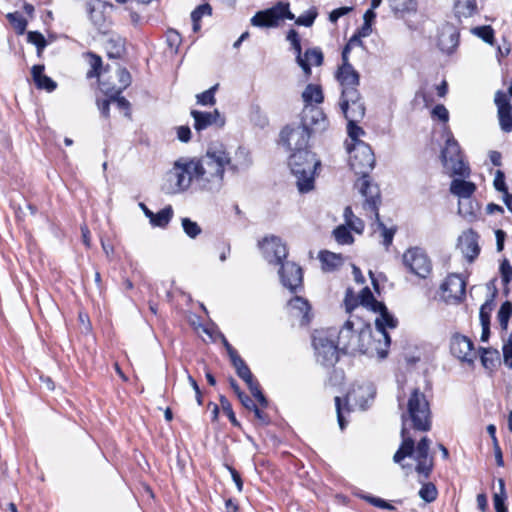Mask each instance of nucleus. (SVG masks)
Returning a JSON list of instances; mask_svg holds the SVG:
<instances>
[{
  "label": "nucleus",
  "instance_id": "72a5a7b5",
  "mask_svg": "<svg viewBox=\"0 0 512 512\" xmlns=\"http://www.w3.org/2000/svg\"><path fill=\"white\" fill-rule=\"evenodd\" d=\"M302 98L306 104L321 103L323 101V93L320 86L309 84L303 91Z\"/></svg>",
  "mask_w": 512,
  "mask_h": 512
},
{
  "label": "nucleus",
  "instance_id": "c756f323",
  "mask_svg": "<svg viewBox=\"0 0 512 512\" xmlns=\"http://www.w3.org/2000/svg\"><path fill=\"white\" fill-rule=\"evenodd\" d=\"M319 260L321 261L322 269L324 271H333L343 263V258L340 254L330 251H321L319 254Z\"/></svg>",
  "mask_w": 512,
  "mask_h": 512
},
{
  "label": "nucleus",
  "instance_id": "774afa93",
  "mask_svg": "<svg viewBox=\"0 0 512 512\" xmlns=\"http://www.w3.org/2000/svg\"><path fill=\"white\" fill-rule=\"evenodd\" d=\"M251 393L262 407H266L268 405V401L265 398V396L263 395V393L261 392L259 386L254 387L253 390L251 391Z\"/></svg>",
  "mask_w": 512,
  "mask_h": 512
},
{
  "label": "nucleus",
  "instance_id": "864d4df0",
  "mask_svg": "<svg viewBox=\"0 0 512 512\" xmlns=\"http://www.w3.org/2000/svg\"><path fill=\"white\" fill-rule=\"evenodd\" d=\"M231 363L235 368L238 376H247L246 374L249 373L250 369L240 356H237L234 359H232Z\"/></svg>",
  "mask_w": 512,
  "mask_h": 512
},
{
  "label": "nucleus",
  "instance_id": "4d7b16f0",
  "mask_svg": "<svg viewBox=\"0 0 512 512\" xmlns=\"http://www.w3.org/2000/svg\"><path fill=\"white\" fill-rule=\"evenodd\" d=\"M432 116L434 118H438L442 122H447L449 120V112L442 104H438L433 108Z\"/></svg>",
  "mask_w": 512,
  "mask_h": 512
},
{
  "label": "nucleus",
  "instance_id": "58836bf2",
  "mask_svg": "<svg viewBox=\"0 0 512 512\" xmlns=\"http://www.w3.org/2000/svg\"><path fill=\"white\" fill-rule=\"evenodd\" d=\"M7 18L18 34H23L25 32L27 21L20 13H9Z\"/></svg>",
  "mask_w": 512,
  "mask_h": 512
},
{
  "label": "nucleus",
  "instance_id": "3c124183",
  "mask_svg": "<svg viewBox=\"0 0 512 512\" xmlns=\"http://www.w3.org/2000/svg\"><path fill=\"white\" fill-rule=\"evenodd\" d=\"M492 311V303L486 301L480 308V322L482 326L490 325V312Z\"/></svg>",
  "mask_w": 512,
  "mask_h": 512
},
{
  "label": "nucleus",
  "instance_id": "a18cd8bd",
  "mask_svg": "<svg viewBox=\"0 0 512 512\" xmlns=\"http://www.w3.org/2000/svg\"><path fill=\"white\" fill-rule=\"evenodd\" d=\"M334 237L339 244H351L353 242L350 231L344 225L334 230Z\"/></svg>",
  "mask_w": 512,
  "mask_h": 512
},
{
  "label": "nucleus",
  "instance_id": "ddd939ff",
  "mask_svg": "<svg viewBox=\"0 0 512 512\" xmlns=\"http://www.w3.org/2000/svg\"><path fill=\"white\" fill-rule=\"evenodd\" d=\"M403 263L411 273L420 278H426L431 272L430 260L420 248L408 249L403 255Z\"/></svg>",
  "mask_w": 512,
  "mask_h": 512
},
{
  "label": "nucleus",
  "instance_id": "473e14b6",
  "mask_svg": "<svg viewBox=\"0 0 512 512\" xmlns=\"http://www.w3.org/2000/svg\"><path fill=\"white\" fill-rule=\"evenodd\" d=\"M288 308L296 316H302L303 318L307 317L308 312L310 310L308 301L300 296H295L294 298H292L288 302Z\"/></svg>",
  "mask_w": 512,
  "mask_h": 512
},
{
  "label": "nucleus",
  "instance_id": "a211bd4d",
  "mask_svg": "<svg viewBox=\"0 0 512 512\" xmlns=\"http://www.w3.org/2000/svg\"><path fill=\"white\" fill-rule=\"evenodd\" d=\"M349 47L342 51V65L338 68L336 77L342 86V90L357 89L359 85V74L349 63Z\"/></svg>",
  "mask_w": 512,
  "mask_h": 512
},
{
  "label": "nucleus",
  "instance_id": "a19ab883",
  "mask_svg": "<svg viewBox=\"0 0 512 512\" xmlns=\"http://www.w3.org/2000/svg\"><path fill=\"white\" fill-rule=\"evenodd\" d=\"M181 224L184 232L187 236L190 238H196L201 232V227L194 221H192L190 218H182Z\"/></svg>",
  "mask_w": 512,
  "mask_h": 512
},
{
  "label": "nucleus",
  "instance_id": "412c9836",
  "mask_svg": "<svg viewBox=\"0 0 512 512\" xmlns=\"http://www.w3.org/2000/svg\"><path fill=\"white\" fill-rule=\"evenodd\" d=\"M494 102L497 106L499 125L503 132H512V105L506 93L497 91Z\"/></svg>",
  "mask_w": 512,
  "mask_h": 512
},
{
  "label": "nucleus",
  "instance_id": "b1692460",
  "mask_svg": "<svg viewBox=\"0 0 512 512\" xmlns=\"http://www.w3.org/2000/svg\"><path fill=\"white\" fill-rule=\"evenodd\" d=\"M458 248L469 262L474 261L480 252L477 234L472 230L463 232L458 238Z\"/></svg>",
  "mask_w": 512,
  "mask_h": 512
},
{
  "label": "nucleus",
  "instance_id": "20e7f679",
  "mask_svg": "<svg viewBox=\"0 0 512 512\" xmlns=\"http://www.w3.org/2000/svg\"><path fill=\"white\" fill-rule=\"evenodd\" d=\"M317 17L315 9L310 10L305 15L295 18V15L290 11V4L288 2L279 1L271 8L258 11L251 19L250 23L258 28H275L278 27L280 22L284 19L295 20L297 25L310 27Z\"/></svg>",
  "mask_w": 512,
  "mask_h": 512
},
{
  "label": "nucleus",
  "instance_id": "9b49d317",
  "mask_svg": "<svg viewBox=\"0 0 512 512\" xmlns=\"http://www.w3.org/2000/svg\"><path fill=\"white\" fill-rule=\"evenodd\" d=\"M359 303L374 312L379 313L378 317L375 320V325L380 326L381 322L386 321V324H388V327L395 328L397 326V319L394 318L392 314L389 313L388 309L382 302H378L371 290L368 287H365L361 290L360 294L358 295Z\"/></svg>",
  "mask_w": 512,
  "mask_h": 512
},
{
  "label": "nucleus",
  "instance_id": "e433bc0d",
  "mask_svg": "<svg viewBox=\"0 0 512 512\" xmlns=\"http://www.w3.org/2000/svg\"><path fill=\"white\" fill-rule=\"evenodd\" d=\"M303 62L311 69V65L320 66L323 63V53L318 48L306 50L304 53Z\"/></svg>",
  "mask_w": 512,
  "mask_h": 512
},
{
  "label": "nucleus",
  "instance_id": "e2e57ef3",
  "mask_svg": "<svg viewBox=\"0 0 512 512\" xmlns=\"http://www.w3.org/2000/svg\"><path fill=\"white\" fill-rule=\"evenodd\" d=\"M177 138L181 142H188L191 139V129L188 126H179L176 128Z\"/></svg>",
  "mask_w": 512,
  "mask_h": 512
},
{
  "label": "nucleus",
  "instance_id": "dca6fc26",
  "mask_svg": "<svg viewBox=\"0 0 512 512\" xmlns=\"http://www.w3.org/2000/svg\"><path fill=\"white\" fill-rule=\"evenodd\" d=\"M264 258L271 264H280L287 256V248L276 236L265 237L259 242Z\"/></svg>",
  "mask_w": 512,
  "mask_h": 512
},
{
  "label": "nucleus",
  "instance_id": "f8f14e48",
  "mask_svg": "<svg viewBox=\"0 0 512 512\" xmlns=\"http://www.w3.org/2000/svg\"><path fill=\"white\" fill-rule=\"evenodd\" d=\"M282 140L287 147L293 152L310 151L308 149V141L310 131L306 125H297L295 127H286L281 132Z\"/></svg>",
  "mask_w": 512,
  "mask_h": 512
},
{
  "label": "nucleus",
  "instance_id": "4be33fe9",
  "mask_svg": "<svg viewBox=\"0 0 512 512\" xmlns=\"http://www.w3.org/2000/svg\"><path fill=\"white\" fill-rule=\"evenodd\" d=\"M451 353L459 360L473 363L476 358L472 341L463 335H454L450 342Z\"/></svg>",
  "mask_w": 512,
  "mask_h": 512
},
{
  "label": "nucleus",
  "instance_id": "8fccbe9b",
  "mask_svg": "<svg viewBox=\"0 0 512 512\" xmlns=\"http://www.w3.org/2000/svg\"><path fill=\"white\" fill-rule=\"evenodd\" d=\"M357 123L358 122L348 121L347 124L348 135L353 143L361 141L359 137L365 133L364 130L357 125Z\"/></svg>",
  "mask_w": 512,
  "mask_h": 512
},
{
  "label": "nucleus",
  "instance_id": "39448f33",
  "mask_svg": "<svg viewBox=\"0 0 512 512\" xmlns=\"http://www.w3.org/2000/svg\"><path fill=\"white\" fill-rule=\"evenodd\" d=\"M289 166L296 178V185L301 193H307L314 188L315 170L320 161L311 151L293 152L289 157Z\"/></svg>",
  "mask_w": 512,
  "mask_h": 512
},
{
  "label": "nucleus",
  "instance_id": "680f3d73",
  "mask_svg": "<svg viewBox=\"0 0 512 512\" xmlns=\"http://www.w3.org/2000/svg\"><path fill=\"white\" fill-rule=\"evenodd\" d=\"M358 304H360L358 296L354 297L353 294H352V291L351 290H347V294H346V297H345L346 310L348 312H350L352 309L357 307Z\"/></svg>",
  "mask_w": 512,
  "mask_h": 512
},
{
  "label": "nucleus",
  "instance_id": "4468645a",
  "mask_svg": "<svg viewBox=\"0 0 512 512\" xmlns=\"http://www.w3.org/2000/svg\"><path fill=\"white\" fill-rule=\"evenodd\" d=\"M442 298L448 304H458L465 297L466 282L459 274H450L441 285Z\"/></svg>",
  "mask_w": 512,
  "mask_h": 512
},
{
  "label": "nucleus",
  "instance_id": "6e6d98bb",
  "mask_svg": "<svg viewBox=\"0 0 512 512\" xmlns=\"http://www.w3.org/2000/svg\"><path fill=\"white\" fill-rule=\"evenodd\" d=\"M504 363L512 369V333L503 346Z\"/></svg>",
  "mask_w": 512,
  "mask_h": 512
},
{
  "label": "nucleus",
  "instance_id": "2eb2a0df",
  "mask_svg": "<svg viewBox=\"0 0 512 512\" xmlns=\"http://www.w3.org/2000/svg\"><path fill=\"white\" fill-rule=\"evenodd\" d=\"M359 189L362 196L365 198L363 208L370 217L378 219V205L380 203V190L376 184L371 183L367 176H363L359 183Z\"/></svg>",
  "mask_w": 512,
  "mask_h": 512
},
{
  "label": "nucleus",
  "instance_id": "338daca9",
  "mask_svg": "<svg viewBox=\"0 0 512 512\" xmlns=\"http://www.w3.org/2000/svg\"><path fill=\"white\" fill-rule=\"evenodd\" d=\"M506 498H507V494H503V493H495L494 494L493 502H494L495 510L506 508V506H505Z\"/></svg>",
  "mask_w": 512,
  "mask_h": 512
},
{
  "label": "nucleus",
  "instance_id": "09e8293b",
  "mask_svg": "<svg viewBox=\"0 0 512 512\" xmlns=\"http://www.w3.org/2000/svg\"><path fill=\"white\" fill-rule=\"evenodd\" d=\"M378 228L381 230L382 237H383V244L385 246H389L392 243L393 236H394V230L388 229L383 222L380 220V216L378 215V219H375Z\"/></svg>",
  "mask_w": 512,
  "mask_h": 512
},
{
  "label": "nucleus",
  "instance_id": "cd10ccee",
  "mask_svg": "<svg viewBox=\"0 0 512 512\" xmlns=\"http://www.w3.org/2000/svg\"><path fill=\"white\" fill-rule=\"evenodd\" d=\"M286 39L291 43V46L296 54L297 64L302 68L305 76L309 77L311 75V69L308 68L307 64L303 62L304 60L302 57L301 44L297 31L293 29L290 30L286 36Z\"/></svg>",
  "mask_w": 512,
  "mask_h": 512
},
{
  "label": "nucleus",
  "instance_id": "052dcab7",
  "mask_svg": "<svg viewBox=\"0 0 512 512\" xmlns=\"http://www.w3.org/2000/svg\"><path fill=\"white\" fill-rule=\"evenodd\" d=\"M220 402H221V407L223 409V411L227 414V416L229 417L230 421L234 424V425H237V420L235 418V414L232 410V407H231V404L229 403V401L225 398V397H221L220 399Z\"/></svg>",
  "mask_w": 512,
  "mask_h": 512
},
{
  "label": "nucleus",
  "instance_id": "1a4fd4ad",
  "mask_svg": "<svg viewBox=\"0 0 512 512\" xmlns=\"http://www.w3.org/2000/svg\"><path fill=\"white\" fill-rule=\"evenodd\" d=\"M350 166L356 174L367 176L375 165V156L371 147L363 141L348 146Z\"/></svg>",
  "mask_w": 512,
  "mask_h": 512
},
{
  "label": "nucleus",
  "instance_id": "2f4dec72",
  "mask_svg": "<svg viewBox=\"0 0 512 512\" xmlns=\"http://www.w3.org/2000/svg\"><path fill=\"white\" fill-rule=\"evenodd\" d=\"M392 11L401 15L413 13L417 10L416 0H388Z\"/></svg>",
  "mask_w": 512,
  "mask_h": 512
},
{
  "label": "nucleus",
  "instance_id": "5701e85b",
  "mask_svg": "<svg viewBox=\"0 0 512 512\" xmlns=\"http://www.w3.org/2000/svg\"><path fill=\"white\" fill-rule=\"evenodd\" d=\"M191 115L195 121L194 128L198 132L205 130L212 125L223 127L225 124V118L219 113L218 110H214L212 112L192 110Z\"/></svg>",
  "mask_w": 512,
  "mask_h": 512
},
{
  "label": "nucleus",
  "instance_id": "f704fd0d",
  "mask_svg": "<svg viewBox=\"0 0 512 512\" xmlns=\"http://www.w3.org/2000/svg\"><path fill=\"white\" fill-rule=\"evenodd\" d=\"M173 216V209L172 207L166 206L162 210H160L158 213H154V216L150 218V223L152 226L155 227H165L168 225L170 220Z\"/></svg>",
  "mask_w": 512,
  "mask_h": 512
},
{
  "label": "nucleus",
  "instance_id": "c85d7f7f",
  "mask_svg": "<svg viewBox=\"0 0 512 512\" xmlns=\"http://www.w3.org/2000/svg\"><path fill=\"white\" fill-rule=\"evenodd\" d=\"M475 190L476 186L474 183L460 179H454L450 186L451 193L458 196L459 200L470 198Z\"/></svg>",
  "mask_w": 512,
  "mask_h": 512
},
{
  "label": "nucleus",
  "instance_id": "c9c22d12",
  "mask_svg": "<svg viewBox=\"0 0 512 512\" xmlns=\"http://www.w3.org/2000/svg\"><path fill=\"white\" fill-rule=\"evenodd\" d=\"M481 363L489 370H492L499 360V352L496 349L481 348Z\"/></svg>",
  "mask_w": 512,
  "mask_h": 512
},
{
  "label": "nucleus",
  "instance_id": "0e129e2a",
  "mask_svg": "<svg viewBox=\"0 0 512 512\" xmlns=\"http://www.w3.org/2000/svg\"><path fill=\"white\" fill-rule=\"evenodd\" d=\"M352 10L351 7H340V8H337V9H334L330 15H329V20L333 23L337 22V20L348 14L350 11Z\"/></svg>",
  "mask_w": 512,
  "mask_h": 512
},
{
  "label": "nucleus",
  "instance_id": "603ef678",
  "mask_svg": "<svg viewBox=\"0 0 512 512\" xmlns=\"http://www.w3.org/2000/svg\"><path fill=\"white\" fill-rule=\"evenodd\" d=\"M493 185L497 191H500L504 194L508 192L506 183H505V175L501 170H497L495 173V178L493 181Z\"/></svg>",
  "mask_w": 512,
  "mask_h": 512
},
{
  "label": "nucleus",
  "instance_id": "37998d69",
  "mask_svg": "<svg viewBox=\"0 0 512 512\" xmlns=\"http://www.w3.org/2000/svg\"><path fill=\"white\" fill-rule=\"evenodd\" d=\"M27 40L29 43H32L37 47L38 55L41 54V52L47 45L45 37L40 32H37V31L28 32Z\"/></svg>",
  "mask_w": 512,
  "mask_h": 512
},
{
  "label": "nucleus",
  "instance_id": "f257e3e1",
  "mask_svg": "<svg viewBox=\"0 0 512 512\" xmlns=\"http://www.w3.org/2000/svg\"><path fill=\"white\" fill-rule=\"evenodd\" d=\"M402 443L393 456V461L400 464L403 469L406 465L402 461L406 457H413L417 462L416 471L418 474L428 478L433 469V458L429 456L431 441L423 437L415 447L414 440L408 435L407 425L418 431L427 432L431 429V411L424 393L418 388L413 389L406 404V410L401 415Z\"/></svg>",
  "mask_w": 512,
  "mask_h": 512
},
{
  "label": "nucleus",
  "instance_id": "69168bd1",
  "mask_svg": "<svg viewBox=\"0 0 512 512\" xmlns=\"http://www.w3.org/2000/svg\"><path fill=\"white\" fill-rule=\"evenodd\" d=\"M346 225L356 233H362L364 229V222L356 216L347 222Z\"/></svg>",
  "mask_w": 512,
  "mask_h": 512
},
{
  "label": "nucleus",
  "instance_id": "bf43d9fd",
  "mask_svg": "<svg viewBox=\"0 0 512 512\" xmlns=\"http://www.w3.org/2000/svg\"><path fill=\"white\" fill-rule=\"evenodd\" d=\"M211 6L209 4H202L198 6L192 13L191 18H195L196 20H201L203 15L211 14Z\"/></svg>",
  "mask_w": 512,
  "mask_h": 512
},
{
  "label": "nucleus",
  "instance_id": "0eeeda50",
  "mask_svg": "<svg viewBox=\"0 0 512 512\" xmlns=\"http://www.w3.org/2000/svg\"><path fill=\"white\" fill-rule=\"evenodd\" d=\"M335 333L329 331H316L313 335V346L317 361L323 366H333L338 361L339 349L338 343H334Z\"/></svg>",
  "mask_w": 512,
  "mask_h": 512
},
{
  "label": "nucleus",
  "instance_id": "49530a36",
  "mask_svg": "<svg viewBox=\"0 0 512 512\" xmlns=\"http://www.w3.org/2000/svg\"><path fill=\"white\" fill-rule=\"evenodd\" d=\"M218 84L211 87L210 89L204 91L201 94L197 95V102L201 105H214L215 104V91L217 90Z\"/></svg>",
  "mask_w": 512,
  "mask_h": 512
},
{
  "label": "nucleus",
  "instance_id": "6ab92c4d",
  "mask_svg": "<svg viewBox=\"0 0 512 512\" xmlns=\"http://www.w3.org/2000/svg\"><path fill=\"white\" fill-rule=\"evenodd\" d=\"M279 270L281 283L291 292H296L302 287L303 273L300 266L294 262H282Z\"/></svg>",
  "mask_w": 512,
  "mask_h": 512
},
{
  "label": "nucleus",
  "instance_id": "bb28decb",
  "mask_svg": "<svg viewBox=\"0 0 512 512\" xmlns=\"http://www.w3.org/2000/svg\"><path fill=\"white\" fill-rule=\"evenodd\" d=\"M44 65H34L32 67L31 73L33 77V81L37 88L45 89L48 92H51L56 89V82L53 81L50 77L46 76L44 73Z\"/></svg>",
  "mask_w": 512,
  "mask_h": 512
},
{
  "label": "nucleus",
  "instance_id": "aec40b11",
  "mask_svg": "<svg viewBox=\"0 0 512 512\" xmlns=\"http://www.w3.org/2000/svg\"><path fill=\"white\" fill-rule=\"evenodd\" d=\"M374 396L375 387L372 383L367 382L354 386L347 394V402L361 410H365L369 401L373 400Z\"/></svg>",
  "mask_w": 512,
  "mask_h": 512
},
{
  "label": "nucleus",
  "instance_id": "a878e982",
  "mask_svg": "<svg viewBox=\"0 0 512 512\" xmlns=\"http://www.w3.org/2000/svg\"><path fill=\"white\" fill-rule=\"evenodd\" d=\"M455 17L461 21L462 18H469L477 14L478 7L476 0H455L453 5Z\"/></svg>",
  "mask_w": 512,
  "mask_h": 512
},
{
  "label": "nucleus",
  "instance_id": "7c9ffc66",
  "mask_svg": "<svg viewBox=\"0 0 512 512\" xmlns=\"http://www.w3.org/2000/svg\"><path fill=\"white\" fill-rule=\"evenodd\" d=\"M479 206L474 202L471 197L463 200H459L458 212L468 221H473L477 217Z\"/></svg>",
  "mask_w": 512,
  "mask_h": 512
},
{
  "label": "nucleus",
  "instance_id": "4c0bfd02",
  "mask_svg": "<svg viewBox=\"0 0 512 512\" xmlns=\"http://www.w3.org/2000/svg\"><path fill=\"white\" fill-rule=\"evenodd\" d=\"M471 33L479 38H481L484 42L494 45V30L491 26H478L473 27L471 29Z\"/></svg>",
  "mask_w": 512,
  "mask_h": 512
},
{
  "label": "nucleus",
  "instance_id": "de8ad7c7",
  "mask_svg": "<svg viewBox=\"0 0 512 512\" xmlns=\"http://www.w3.org/2000/svg\"><path fill=\"white\" fill-rule=\"evenodd\" d=\"M166 41L168 46L173 50L174 53H176L178 47L181 44L182 39L180 34L176 30L170 29L167 31L166 34Z\"/></svg>",
  "mask_w": 512,
  "mask_h": 512
},
{
  "label": "nucleus",
  "instance_id": "f3484780",
  "mask_svg": "<svg viewBox=\"0 0 512 512\" xmlns=\"http://www.w3.org/2000/svg\"><path fill=\"white\" fill-rule=\"evenodd\" d=\"M356 319L347 320L343 327L340 329L337 336V343L339 349L344 353L355 354L357 353L358 332L356 331Z\"/></svg>",
  "mask_w": 512,
  "mask_h": 512
},
{
  "label": "nucleus",
  "instance_id": "423d86ee",
  "mask_svg": "<svg viewBox=\"0 0 512 512\" xmlns=\"http://www.w3.org/2000/svg\"><path fill=\"white\" fill-rule=\"evenodd\" d=\"M194 183L197 186V175L191 158L182 157L176 160L173 167L166 173L162 189L167 194L186 191Z\"/></svg>",
  "mask_w": 512,
  "mask_h": 512
},
{
  "label": "nucleus",
  "instance_id": "ea45409f",
  "mask_svg": "<svg viewBox=\"0 0 512 512\" xmlns=\"http://www.w3.org/2000/svg\"><path fill=\"white\" fill-rule=\"evenodd\" d=\"M512 315V303L509 301L504 302L498 311V321L502 329H507L509 318Z\"/></svg>",
  "mask_w": 512,
  "mask_h": 512
},
{
  "label": "nucleus",
  "instance_id": "c03bdc74",
  "mask_svg": "<svg viewBox=\"0 0 512 512\" xmlns=\"http://www.w3.org/2000/svg\"><path fill=\"white\" fill-rule=\"evenodd\" d=\"M437 494V489L433 483H426L419 490V496L428 503L433 502Z\"/></svg>",
  "mask_w": 512,
  "mask_h": 512
},
{
  "label": "nucleus",
  "instance_id": "13d9d810",
  "mask_svg": "<svg viewBox=\"0 0 512 512\" xmlns=\"http://www.w3.org/2000/svg\"><path fill=\"white\" fill-rule=\"evenodd\" d=\"M502 281L508 284L512 279V266L508 260H504L500 266Z\"/></svg>",
  "mask_w": 512,
  "mask_h": 512
},
{
  "label": "nucleus",
  "instance_id": "79ce46f5",
  "mask_svg": "<svg viewBox=\"0 0 512 512\" xmlns=\"http://www.w3.org/2000/svg\"><path fill=\"white\" fill-rule=\"evenodd\" d=\"M88 57L91 69L87 72V78L99 77L102 67L101 58L93 53H89Z\"/></svg>",
  "mask_w": 512,
  "mask_h": 512
},
{
  "label": "nucleus",
  "instance_id": "f03ea898",
  "mask_svg": "<svg viewBox=\"0 0 512 512\" xmlns=\"http://www.w3.org/2000/svg\"><path fill=\"white\" fill-rule=\"evenodd\" d=\"M191 159L197 175V187L206 191H217L222 187L226 169L237 174L249 168L252 163L245 149L239 148L232 159L222 143L210 144L204 155Z\"/></svg>",
  "mask_w": 512,
  "mask_h": 512
},
{
  "label": "nucleus",
  "instance_id": "5fc2aeb1",
  "mask_svg": "<svg viewBox=\"0 0 512 512\" xmlns=\"http://www.w3.org/2000/svg\"><path fill=\"white\" fill-rule=\"evenodd\" d=\"M364 499L375 507H378L381 509H386V510H395V507L393 505H391L390 503H388L387 501H385L382 498H378V497H374V496H364Z\"/></svg>",
  "mask_w": 512,
  "mask_h": 512
},
{
  "label": "nucleus",
  "instance_id": "6e6552de",
  "mask_svg": "<svg viewBox=\"0 0 512 512\" xmlns=\"http://www.w3.org/2000/svg\"><path fill=\"white\" fill-rule=\"evenodd\" d=\"M441 159L444 168L451 175L468 176L469 167L463 160V155L458 142L453 138L451 133L446 139L445 147L441 152Z\"/></svg>",
  "mask_w": 512,
  "mask_h": 512
},
{
  "label": "nucleus",
  "instance_id": "393cba45",
  "mask_svg": "<svg viewBox=\"0 0 512 512\" xmlns=\"http://www.w3.org/2000/svg\"><path fill=\"white\" fill-rule=\"evenodd\" d=\"M117 77L118 85L110 86L108 83L100 81V89L108 97L114 98V96L120 95L131 84V76L126 69L119 68L117 70Z\"/></svg>",
  "mask_w": 512,
  "mask_h": 512
},
{
  "label": "nucleus",
  "instance_id": "9d476101",
  "mask_svg": "<svg viewBox=\"0 0 512 512\" xmlns=\"http://www.w3.org/2000/svg\"><path fill=\"white\" fill-rule=\"evenodd\" d=\"M347 121L360 122L365 116V105L357 89L342 90L339 102Z\"/></svg>",
  "mask_w": 512,
  "mask_h": 512
},
{
  "label": "nucleus",
  "instance_id": "7ed1b4c3",
  "mask_svg": "<svg viewBox=\"0 0 512 512\" xmlns=\"http://www.w3.org/2000/svg\"><path fill=\"white\" fill-rule=\"evenodd\" d=\"M356 331L358 332L357 353L365 354L369 357H377L379 359L386 358L388 348L390 346V336L386 329L389 328L386 321L381 322L380 326L376 325V331H372L370 324L356 318Z\"/></svg>",
  "mask_w": 512,
  "mask_h": 512
}]
</instances>
